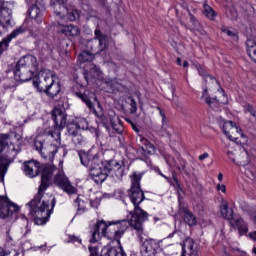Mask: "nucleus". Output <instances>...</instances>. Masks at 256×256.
I'll use <instances>...</instances> for the list:
<instances>
[{
    "mask_svg": "<svg viewBox=\"0 0 256 256\" xmlns=\"http://www.w3.org/2000/svg\"><path fill=\"white\" fill-rule=\"evenodd\" d=\"M170 91H171L172 97H175V91H176L175 85L170 86Z\"/></svg>",
    "mask_w": 256,
    "mask_h": 256,
    "instance_id": "45",
    "label": "nucleus"
},
{
    "mask_svg": "<svg viewBox=\"0 0 256 256\" xmlns=\"http://www.w3.org/2000/svg\"><path fill=\"white\" fill-rule=\"evenodd\" d=\"M37 71H39L37 58L33 55H26L18 61L13 76L15 81L25 83V81H31Z\"/></svg>",
    "mask_w": 256,
    "mask_h": 256,
    "instance_id": "8",
    "label": "nucleus"
},
{
    "mask_svg": "<svg viewBox=\"0 0 256 256\" xmlns=\"http://www.w3.org/2000/svg\"><path fill=\"white\" fill-rule=\"evenodd\" d=\"M143 178V174L140 172H134L130 175L131 179V187L128 190L129 199L134 205V210L129 212L127 215V220H123L118 224L120 230L116 232V239H121L125 232L129 227L135 231L139 242L142 244V249L148 256L155 255L157 253V241L148 238L147 234H145V230L143 228V222L147 221L149 218V213L145 212L139 205L145 201V193L141 189V179Z\"/></svg>",
    "mask_w": 256,
    "mask_h": 256,
    "instance_id": "1",
    "label": "nucleus"
},
{
    "mask_svg": "<svg viewBox=\"0 0 256 256\" xmlns=\"http://www.w3.org/2000/svg\"><path fill=\"white\" fill-rule=\"evenodd\" d=\"M91 43H98L100 51H104V49H107V34L97 33L94 40L88 41V46L91 45Z\"/></svg>",
    "mask_w": 256,
    "mask_h": 256,
    "instance_id": "28",
    "label": "nucleus"
},
{
    "mask_svg": "<svg viewBox=\"0 0 256 256\" xmlns=\"http://www.w3.org/2000/svg\"><path fill=\"white\" fill-rule=\"evenodd\" d=\"M26 1V3L29 1V0H25Z\"/></svg>",
    "mask_w": 256,
    "mask_h": 256,
    "instance_id": "59",
    "label": "nucleus"
},
{
    "mask_svg": "<svg viewBox=\"0 0 256 256\" xmlns=\"http://www.w3.org/2000/svg\"><path fill=\"white\" fill-rule=\"evenodd\" d=\"M54 183L55 185H58L64 193H67L68 195H77L78 190L71 184V181H69V178H67L63 172L56 174Z\"/></svg>",
    "mask_w": 256,
    "mask_h": 256,
    "instance_id": "14",
    "label": "nucleus"
},
{
    "mask_svg": "<svg viewBox=\"0 0 256 256\" xmlns=\"http://www.w3.org/2000/svg\"><path fill=\"white\" fill-rule=\"evenodd\" d=\"M220 127H222L224 134L230 141H237L239 137L245 138V134H243L241 128L233 123V121H227L223 117H220Z\"/></svg>",
    "mask_w": 256,
    "mask_h": 256,
    "instance_id": "13",
    "label": "nucleus"
},
{
    "mask_svg": "<svg viewBox=\"0 0 256 256\" xmlns=\"http://www.w3.org/2000/svg\"><path fill=\"white\" fill-rule=\"evenodd\" d=\"M65 5H66V9L65 10H61L59 14H56L57 16L59 15H63L64 13H67V19L70 21H79L80 17H81V11L77 10V9H72L69 10V8L67 7V0L65 1Z\"/></svg>",
    "mask_w": 256,
    "mask_h": 256,
    "instance_id": "27",
    "label": "nucleus"
},
{
    "mask_svg": "<svg viewBox=\"0 0 256 256\" xmlns=\"http://www.w3.org/2000/svg\"><path fill=\"white\" fill-rule=\"evenodd\" d=\"M216 189L222 193H227V187L224 184H217Z\"/></svg>",
    "mask_w": 256,
    "mask_h": 256,
    "instance_id": "39",
    "label": "nucleus"
},
{
    "mask_svg": "<svg viewBox=\"0 0 256 256\" xmlns=\"http://www.w3.org/2000/svg\"><path fill=\"white\" fill-rule=\"evenodd\" d=\"M108 119L111 123V126L113 127V130L116 131L118 135H121V133H123V126L119 124V116H116L115 112L110 110L108 112Z\"/></svg>",
    "mask_w": 256,
    "mask_h": 256,
    "instance_id": "25",
    "label": "nucleus"
},
{
    "mask_svg": "<svg viewBox=\"0 0 256 256\" xmlns=\"http://www.w3.org/2000/svg\"><path fill=\"white\" fill-rule=\"evenodd\" d=\"M81 238H79V237H77V236H75V235H72V236H69V243H74V244H77L78 243V245H81Z\"/></svg>",
    "mask_w": 256,
    "mask_h": 256,
    "instance_id": "37",
    "label": "nucleus"
},
{
    "mask_svg": "<svg viewBox=\"0 0 256 256\" xmlns=\"http://www.w3.org/2000/svg\"><path fill=\"white\" fill-rule=\"evenodd\" d=\"M160 111V115L162 117V121H165V113H163V111L161 110V108H158Z\"/></svg>",
    "mask_w": 256,
    "mask_h": 256,
    "instance_id": "46",
    "label": "nucleus"
},
{
    "mask_svg": "<svg viewBox=\"0 0 256 256\" xmlns=\"http://www.w3.org/2000/svg\"><path fill=\"white\" fill-rule=\"evenodd\" d=\"M17 211H19V206L11 202L7 197L0 196V217H2V219L11 217V215L17 213Z\"/></svg>",
    "mask_w": 256,
    "mask_h": 256,
    "instance_id": "15",
    "label": "nucleus"
},
{
    "mask_svg": "<svg viewBox=\"0 0 256 256\" xmlns=\"http://www.w3.org/2000/svg\"><path fill=\"white\" fill-rule=\"evenodd\" d=\"M183 67H184V68H187V67H189V62H187V61H184V62H183Z\"/></svg>",
    "mask_w": 256,
    "mask_h": 256,
    "instance_id": "48",
    "label": "nucleus"
},
{
    "mask_svg": "<svg viewBox=\"0 0 256 256\" xmlns=\"http://www.w3.org/2000/svg\"><path fill=\"white\" fill-rule=\"evenodd\" d=\"M52 120L54 122V127L45 130V134L51 139H54L55 144L48 145L47 148L43 146V140L36 138L34 141V147L38 153L41 155H49V157H55L56 153L59 151V145L61 143V131L65 129L67 125V114L61 108H54L52 112Z\"/></svg>",
    "mask_w": 256,
    "mask_h": 256,
    "instance_id": "5",
    "label": "nucleus"
},
{
    "mask_svg": "<svg viewBox=\"0 0 256 256\" xmlns=\"http://www.w3.org/2000/svg\"><path fill=\"white\" fill-rule=\"evenodd\" d=\"M74 207H77V215H83L87 211V207L91 205V200L83 195H78L73 203Z\"/></svg>",
    "mask_w": 256,
    "mask_h": 256,
    "instance_id": "19",
    "label": "nucleus"
},
{
    "mask_svg": "<svg viewBox=\"0 0 256 256\" xmlns=\"http://www.w3.org/2000/svg\"><path fill=\"white\" fill-rule=\"evenodd\" d=\"M179 171H185V164L182 165V167H178Z\"/></svg>",
    "mask_w": 256,
    "mask_h": 256,
    "instance_id": "49",
    "label": "nucleus"
},
{
    "mask_svg": "<svg viewBox=\"0 0 256 256\" xmlns=\"http://www.w3.org/2000/svg\"><path fill=\"white\" fill-rule=\"evenodd\" d=\"M24 221H26V226L21 230V234L23 235V237H27V235L31 233V228H29V222L27 221L26 217H24Z\"/></svg>",
    "mask_w": 256,
    "mask_h": 256,
    "instance_id": "35",
    "label": "nucleus"
},
{
    "mask_svg": "<svg viewBox=\"0 0 256 256\" xmlns=\"http://www.w3.org/2000/svg\"><path fill=\"white\" fill-rule=\"evenodd\" d=\"M155 219V221H159V219L158 218H154Z\"/></svg>",
    "mask_w": 256,
    "mask_h": 256,
    "instance_id": "57",
    "label": "nucleus"
},
{
    "mask_svg": "<svg viewBox=\"0 0 256 256\" xmlns=\"http://www.w3.org/2000/svg\"><path fill=\"white\" fill-rule=\"evenodd\" d=\"M67 0H51L50 2V7L53 11V13H56L57 15H59V13H61V11H65L67 9L65 2Z\"/></svg>",
    "mask_w": 256,
    "mask_h": 256,
    "instance_id": "30",
    "label": "nucleus"
},
{
    "mask_svg": "<svg viewBox=\"0 0 256 256\" xmlns=\"http://www.w3.org/2000/svg\"><path fill=\"white\" fill-rule=\"evenodd\" d=\"M122 221L109 222L108 224L104 220L98 221L93 227L90 243H97L101 237H111V235H114V239L119 241L121 238H117L116 233L121 230L119 225Z\"/></svg>",
    "mask_w": 256,
    "mask_h": 256,
    "instance_id": "10",
    "label": "nucleus"
},
{
    "mask_svg": "<svg viewBox=\"0 0 256 256\" xmlns=\"http://www.w3.org/2000/svg\"><path fill=\"white\" fill-rule=\"evenodd\" d=\"M249 237H250V239H252V241H256V231L250 232Z\"/></svg>",
    "mask_w": 256,
    "mask_h": 256,
    "instance_id": "44",
    "label": "nucleus"
},
{
    "mask_svg": "<svg viewBox=\"0 0 256 256\" xmlns=\"http://www.w3.org/2000/svg\"><path fill=\"white\" fill-rule=\"evenodd\" d=\"M253 253L256 255V247L253 248Z\"/></svg>",
    "mask_w": 256,
    "mask_h": 256,
    "instance_id": "53",
    "label": "nucleus"
},
{
    "mask_svg": "<svg viewBox=\"0 0 256 256\" xmlns=\"http://www.w3.org/2000/svg\"><path fill=\"white\" fill-rule=\"evenodd\" d=\"M176 63L177 65H181V58H177Z\"/></svg>",
    "mask_w": 256,
    "mask_h": 256,
    "instance_id": "50",
    "label": "nucleus"
},
{
    "mask_svg": "<svg viewBox=\"0 0 256 256\" xmlns=\"http://www.w3.org/2000/svg\"><path fill=\"white\" fill-rule=\"evenodd\" d=\"M89 251L90 256H99V248H97V246H90Z\"/></svg>",
    "mask_w": 256,
    "mask_h": 256,
    "instance_id": "38",
    "label": "nucleus"
},
{
    "mask_svg": "<svg viewBox=\"0 0 256 256\" xmlns=\"http://www.w3.org/2000/svg\"><path fill=\"white\" fill-rule=\"evenodd\" d=\"M86 129H89V122H87L85 118H78L67 125L68 135L71 137V141L76 147L85 145V141H87V139L83 137L81 132Z\"/></svg>",
    "mask_w": 256,
    "mask_h": 256,
    "instance_id": "12",
    "label": "nucleus"
},
{
    "mask_svg": "<svg viewBox=\"0 0 256 256\" xmlns=\"http://www.w3.org/2000/svg\"><path fill=\"white\" fill-rule=\"evenodd\" d=\"M54 31L56 33H81V30H79V27L73 24H61V23L55 24Z\"/></svg>",
    "mask_w": 256,
    "mask_h": 256,
    "instance_id": "21",
    "label": "nucleus"
},
{
    "mask_svg": "<svg viewBox=\"0 0 256 256\" xmlns=\"http://www.w3.org/2000/svg\"><path fill=\"white\" fill-rule=\"evenodd\" d=\"M254 221H255V223H256V215L254 216Z\"/></svg>",
    "mask_w": 256,
    "mask_h": 256,
    "instance_id": "56",
    "label": "nucleus"
},
{
    "mask_svg": "<svg viewBox=\"0 0 256 256\" xmlns=\"http://www.w3.org/2000/svg\"><path fill=\"white\" fill-rule=\"evenodd\" d=\"M13 73H8L2 76L0 73V89H13L15 87V78Z\"/></svg>",
    "mask_w": 256,
    "mask_h": 256,
    "instance_id": "23",
    "label": "nucleus"
},
{
    "mask_svg": "<svg viewBox=\"0 0 256 256\" xmlns=\"http://www.w3.org/2000/svg\"><path fill=\"white\" fill-rule=\"evenodd\" d=\"M133 129H134V131L139 132V129H137V127L134 126Z\"/></svg>",
    "mask_w": 256,
    "mask_h": 256,
    "instance_id": "52",
    "label": "nucleus"
},
{
    "mask_svg": "<svg viewBox=\"0 0 256 256\" xmlns=\"http://www.w3.org/2000/svg\"><path fill=\"white\" fill-rule=\"evenodd\" d=\"M221 31H222V33H233L231 30H229V28L228 27H226V26H222L221 27Z\"/></svg>",
    "mask_w": 256,
    "mask_h": 256,
    "instance_id": "43",
    "label": "nucleus"
},
{
    "mask_svg": "<svg viewBox=\"0 0 256 256\" xmlns=\"http://www.w3.org/2000/svg\"><path fill=\"white\" fill-rule=\"evenodd\" d=\"M95 52H88V51H83L79 54L78 56V61L79 63H91L93 59H95V56L93 55Z\"/></svg>",
    "mask_w": 256,
    "mask_h": 256,
    "instance_id": "33",
    "label": "nucleus"
},
{
    "mask_svg": "<svg viewBox=\"0 0 256 256\" xmlns=\"http://www.w3.org/2000/svg\"><path fill=\"white\" fill-rule=\"evenodd\" d=\"M248 39L246 41V51L250 57V59L256 63V40L253 35L247 36Z\"/></svg>",
    "mask_w": 256,
    "mask_h": 256,
    "instance_id": "22",
    "label": "nucleus"
},
{
    "mask_svg": "<svg viewBox=\"0 0 256 256\" xmlns=\"http://www.w3.org/2000/svg\"><path fill=\"white\" fill-rule=\"evenodd\" d=\"M199 256L197 251V246H195V241L192 238H186L182 246L181 256Z\"/></svg>",
    "mask_w": 256,
    "mask_h": 256,
    "instance_id": "18",
    "label": "nucleus"
},
{
    "mask_svg": "<svg viewBox=\"0 0 256 256\" xmlns=\"http://www.w3.org/2000/svg\"><path fill=\"white\" fill-rule=\"evenodd\" d=\"M21 148L15 146L13 138L9 134H0V180H3L9 165L13 163V159L17 157Z\"/></svg>",
    "mask_w": 256,
    "mask_h": 256,
    "instance_id": "7",
    "label": "nucleus"
},
{
    "mask_svg": "<svg viewBox=\"0 0 256 256\" xmlns=\"http://www.w3.org/2000/svg\"><path fill=\"white\" fill-rule=\"evenodd\" d=\"M128 101H130L131 113H137V102L133 97H128Z\"/></svg>",
    "mask_w": 256,
    "mask_h": 256,
    "instance_id": "36",
    "label": "nucleus"
},
{
    "mask_svg": "<svg viewBox=\"0 0 256 256\" xmlns=\"http://www.w3.org/2000/svg\"><path fill=\"white\" fill-rule=\"evenodd\" d=\"M199 161H205V159H209V153L205 152L203 154H201L199 157H198Z\"/></svg>",
    "mask_w": 256,
    "mask_h": 256,
    "instance_id": "42",
    "label": "nucleus"
},
{
    "mask_svg": "<svg viewBox=\"0 0 256 256\" xmlns=\"http://www.w3.org/2000/svg\"><path fill=\"white\" fill-rule=\"evenodd\" d=\"M84 78L89 83L92 79L101 81L103 79V72L95 64H90V69H84Z\"/></svg>",
    "mask_w": 256,
    "mask_h": 256,
    "instance_id": "16",
    "label": "nucleus"
},
{
    "mask_svg": "<svg viewBox=\"0 0 256 256\" xmlns=\"http://www.w3.org/2000/svg\"><path fill=\"white\" fill-rule=\"evenodd\" d=\"M240 207L243 211H249V204L247 202H241Z\"/></svg>",
    "mask_w": 256,
    "mask_h": 256,
    "instance_id": "41",
    "label": "nucleus"
},
{
    "mask_svg": "<svg viewBox=\"0 0 256 256\" xmlns=\"http://www.w3.org/2000/svg\"><path fill=\"white\" fill-rule=\"evenodd\" d=\"M17 37V34H10L0 42V55L9 48V43Z\"/></svg>",
    "mask_w": 256,
    "mask_h": 256,
    "instance_id": "32",
    "label": "nucleus"
},
{
    "mask_svg": "<svg viewBox=\"0 0 256 256\" xmlns=\"http://www.w3.org/2000/svg\"><path fill=\"white\" fill-rule=\"evenodd\" d=\"M197 69H198L199 75H201V77H204V81L208 85L207 88H204V91L202 94V98L205 99V102L207 103V105H209V107H213V105H219V103H223V104L227 103V95H225V91L221 88H218V93H220L223 99L217 100V98H211L207 95V91L211 89V85H214V87H219V82L217 81V79H215V77L207 74V72L203 67H201V65L197 66Z\"/></svg>",
    "mask_w": 256,
    "mask_h": 256,
    "instance_id": "11",
    "label": "nucleus"
},
{
    "mask_svg": "<svg viewBox=\"0 0 256 256\" xmlns=\"http://www.w3.org/2000/svg\"><path fill=\"white\" fill-rule=\"evenodd\" d=\"M29 18H26L21 26L13 29V10L11 4L0 0V33H33V21L39 25L43 23V13H45V0H35L27 11ZM13 29V30H11Z\"/></svg>",
    "mask_w": 256,
    "mask_h": 256,
    "instance_id": "3",
    "label": "nucleus"
},
{
    "mask_svg": "<svg viewBox=\"0 0 256 256\" xmlns=\"http://www.w3.org/2000/svg\"><path fill=\"white\" fill-rule=\"evenodd\" d=\"M220 213L224 219H227L230 222L235 219V217H233V209L229 208L227 202H222L220 205Z\"/></svg>",
    "mask_w": 256,
    "mask_h": 256,
    "instance_id": "29",
    "label": "nucleus"
},
{
    "mask_svg": "<svg viewBox=\"0 0 256 256\" xmlns=\"http://www.w3.org/2000/svg\"><path fill=\"white\" fill-rule=\"evenodd\" d=\"M81 164L88 167L89 176L94 183L101 185L107 177L121 179L125 173V166L122 161L110 160L101 162L99 153L93 154V149L88 152H79Z\"/></svg>",
    "mask_w": 256,
    "mask_h": 256,
    "instance_id": "4",
    "label": "nucleus"
},
{
    "mask_svg": "<svg viewBox=\"0 0 256 256\" xmlns=\"http://www.w3.org/2000/svg\"><path fill=\"white\" fill-rule=\"evenodd\" d=\"M161 176L164 177V179H168L167 176H165V175H163V174H161Z\"/></svg>",
    "mask_w": 256,
    "mask_h": 256,
    "instance_id": "54",
    "label": "nucleus"
},
{
    "mask_svg": "<svg viewBox=\"0 0 256 256\" xmlns=\"http://www.w3.org/2000/svg\"><path fill=\"white\" fill-rule=\"evenodd\" d=\"M218 181H223V173L218 174Z\"/></svg>",
    "mask_w": 256,
    "mask_h": 256,
    "instance_id": "47",
    "label": "nucleus"
},
{
    "mask_svg": "<svg viewBox=\"0 0 256 256\" xmlns=\"http://www.w3.org/2000/svg\"><path fill=\"white\" fill-rule=\"evenodd\" d=\"M101 256H127L122 247L105 246L102 249Z\"/></svg>",
    "mask_w": 256,
    "mask_h": 256,
    "instance_id": "24",
    "label": "nucleus"
},
{
    "mask_svg": "<svg viewBox=\"0 0 256 256\" xmlns=\"http://www.w3.org/2000/svg\"><path fill=\"white\" fill-rule=\"evenodd\" d=\"M230 225L234 229L238 230L239 235H247V233H249V226L241 217H235L232 221H230Z\"/></svg>",
    "mask_w": 256,
    "mask_h": 256,
    "instance_id": "20",
    "label": "nucleus"
},
{
    "mask_svg": "<svg viewBox=\"0 0 256 256\" xmlns=\"http://www.w3.org/2000/svg\"><path fill=\"white\" fill-rule=\"evenodd\" d=\"M23 171L26 177H37L39 172L42 173L41 184L38 189V193L34 196L26 207L29 210V216L34 221L35 225H45L49 221V217L55 209L56 199L53 194H45L49 185H51V179H53V173L55 172V166L51 164H44L41 166L39 162L30 160L24 162Z\"/></svg>",
    "mask_w": 256,
    "mask_h": 256,
    "instance_id": "2",
    "label": "nucleus"
},
{
    "mask_svg": "<svg viewBox=\"0 0 256 256\" xmlns=\"http://www.w3.org/2000/svg\"><path fill=\"white\" fill-rule=\"evenodd\" d=\"M227 35L232 41H239V34H237V33H228Z\"/></svg>",
    "mask_w": 256,
    "mask_h": 256,
    "instance_id": "40",
    "label": "nucleus"
},
{
    "mask_svg": "<svg viewBox=\"0 0 256 256\" xmlns=\"http://www.w3.org/2000/svg\"><path fill=\"white\" fill-rule=\"evenodd\" d=\"M57 75L51 70H41L37 77L33 78V86L39 93H45L51 99L61 93V83L55 81Z\"/></svg>",
    "mask_w": 256,
    "mask_h": 256,
    "instance_id": "6",
    "label": "nucleus"
},
{
    "mask_svg": "<svg viewBox=\"0 0 256 256\" xmlns=\"http://www.w3.org/2000/svg\"><path fill=\"white\" fill-rule=\"evenodd\" d=\"M150 148H151V149H154L153 145L150 144Z\"/></svg>",
    "mask_w": 256,
    "mask_h": 256,
    "instance_id": "55",
    "label": "nucleus"
},
{
    "mask_svg": "<svg viewBox=\"0 0 256 256\" xmlns=\"http://www.w3.org/2000/svg\"><path fill=\"white\" fill-rule=\"evenodd\" d=\"M178 213L179 215L183 216L185 223H187V225L190 227L197 225V217H195V215L189 211V207L186 205L180 204Z\"/></svg>",
    "mask_w": 256,
    "mask_h": 256,
    "instance_id": "17",
    "label": "nucleus"
},
{
    "mask_svg": "<svg viewBox=\"0 0 256 256\" xmlns=\"http://www.w3.org/2000/svg\"><path fill=\"white\" fill-rule=\"evenodd\" d=\"M228 159L234 162L235 165L239 167H245L244 175L250 179V181H256L255 168L251 165L249 159V152L243 147H238V149H230L227 151Z\"/></svg>",
    "mask_w": 256,
    "mask_h": 256,
    "instance_id": "9",
    "label": "nucleus"
},
{
    "mask_svg": "<svg viewBox=\"0 0 256 256\" xmlns=\"http://www.w3.org/2000/svg\"><path fill=\"white\" fill-rule=\"evenodd\" d=\"M76 97H78V99H81V101H83V103H85V105L88 107V109L90 111H92V113H97V110H95V106L93 105V102L91 101V98L89 97V91L85 90L84 93L81 92H75Z\"/></svg>",
    "mask_w": 256,
    "mask_h": 256,
    "instance_id": "26",
    "label": "nucleus"
},
{
    "mask_svg": "<svg viewBox=\"0 0 256 256\" xmlns=\"http://www.w3.org/2000/svg\"><path fill=\"white\" fill-rule=\"evenodd\" d=\"M23 249L21 248H14L11 250H5L0 252V256H23Z\"/></svg>",
    "mask_w": 256,
    "mask_h": 256,
    "instance_id": "34",
    "label": "nucleus"
},
{
    "mask_svg": "<svg viewBox=\"0 0 256 256\" xmlns=\"http://www.w3.org/2000/svg\"><path fill=\"white\" fill-rule=\"evenodd\" d=\"M43 247H45V246H43V245H42V246H40V249H43Z\"/></svg>",
    "mask_w": 256,
    "mask_h": 256,
    "instance_id": "58",
    "label": "nucleus"
},
{
    "mask_svg": "<svg viewBox=\"0 0 256 256\" xmlns=\"http://www.w3.org/2000/svg\"><path fill=\"white\" fill-rule=\"evenodd\" d=\"M203 9V15L206 19H209V21H215L217 19V11L207 4V1L204 2Z\"/></svg>",
    "mask_w": 256,
    "mask_h": 256,
    "instance_id": "31",
    "label": "nucleus"
},
{
    "mask_svg": "<svg viewBox=\"0 0 256 256\" xmlns=\"http://www.w3.org/2000/svg\"><path fill=\"white\" fill-rule=\"evenodd\" d=\"M94 33H101V30L96 29V30L94 31Z\"/></svg>",
    "mask_w": 256,
    "mask_h": 256,
    "instance_id": "51",
    "label": "nucleus"
}]
</instances>
